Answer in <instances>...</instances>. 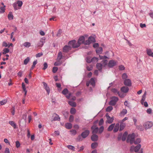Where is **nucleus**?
Returning a JSON list of instances; mask_svg holds the SVG:
<instances>
[{
	"label": "nucleus",
	"instance_id": "obj_32",
	"mask_svg": "<svg viewBox=\"0 0 153 153\" xmlns=\"http://www.w3.org/2000/svg\"><path fill=\"white\" fill-rule=\"evenodd\" d=\"M91 129L92 130V133L93 134H95L98 132L99 130V128L98 127H96V128Z\"/></svg>",
	"mask_w": 153,
	"mask_h": 153
},
{
	"label": "nucleus",
	"instance_id": "obj_6",
	"mask_svg": "<svg viewBox=\"0 0 153 153\" xmlns=\"http://www.w3.org/2000/svg\"><path fill=\"white\" fill-rule=\"evenodd\" d=\"M71 49V46L67 45H65L63 48V51L65 53H68Z\"/></svg>",
	"mask_w": 153,
	"mask_h": 153
},
{
	"label": "nucleus",
	"instance_id": "obj_1",
	"mask_svg": "<svg viewBox=\"0 0 153 153\" xmlns=\"http://www.w3.org/2000/svg\"><path fill=\"white\" fill-rule=\"evenodd\" d=\"M135 138V135L134 133H133L131 134H129L127 138V142L128 143L129 142L130 144H132L134 142Z\"/></svg>",
	"mask_w": 153,
	"mask_h": 153
},
{
	"label": "nucleus",
	"instance_id": "obj_29",
	"mask_svg": "<svg viewBox=\"0 0 153 153\" xmlns=\"http://www.w3.org/2000/svg\"><path fill=\"white\" fill-rule=\"evenodd\" d=\"M62 53L60 51L58 53L57 59L59 61L62 59Z\"/></svg>",
	"mask_w": 153,
	"mask_h": 153
},
{
	"label": "nucleus",
	"instance_id": "obj_43",
	"mask_svg": "<svg viewBox=\"0 0 153 153\" xmlns=\"http://www.w3.org/2000/svg\"><path fill=\"white\" fill-rule=\"evenodd\" d=\"M104 129V127L103 126H101L99 128V133L100 134H101L103 131Z\"/></svg>",
	"mask_w": 153,
	"mask_h": 153
},
{
	"label": "nucleus",
	"instance_id": "obj_56",
	"mask_svg": "<svg viewBox=\"0 0 153 153\" xmlns=\"http://www.w3.org/2000/svg\"><path fill=\"white\" fill-rule=\"evenodd\" d=\"M44 88L48 94L49 95L50 92V89L49 87L47 85V87H46Z\"/></svg>",
	"mask_w": 153,
	"mask_h": 153
},
{
	"label": "nucleus",
	"instance_id": "obj_3",
	"mask_svg": "<svg viewBox=\"0 0 153 153\" xmlns=\"http://www.w3.org/2000/svg\"><path fill=\"white\" fill-rule=\"evenodd\" d=\"M143 126L146 130L151 128L153 126L152 123L151 121H147L145 122Z\"/></svg>",
	"mask_w": 153,
	"mask_h": 153
},
{
	"label": "nucleus",
	"instance_id": "obj_30",
	"mask_svg": "<svg viewBox=\"0 0 153 153\" xmlns=\"http://www.w3.org/2000/svg\"><path fill=\"white\" fill-rule=\"evenodd\" d=\"M6 7L5 5H4L3 6L1 7L0 8V14L3 13L5 12V8Z\"/></svg>",
	"mask_w": 153,
	"mask_h": 153
},
{
	"label": "nucleus",
	"instance_id": "obj_63",
	"mask_svg": "<svg viewBox=\"0 0 153 153\" xmlns=\"http://www.w3.org/2000/svg\"><path fill=\"white\" fill-rule=\"evenodd\" d=\"M107 62H108V60L106 59L103 60L102 61V62L103 63L104 66H105L107 65Z\"/></svg>",
	"mask_w": 153,
	"mask_h": 153
},
{
	"label": "nucleus",
	"instance_id": "obj_34",
	"mask_svg": "<svg viewBox=\"0 0 153 153\" xmlns=\"http://www.w3.org/2000/svg\"><path fill=\"white\" fill-rule=\"evenodd\" d=\"M9 49L7 48H4L3 50V52H2V53L3 54H6L7 53H8L9 52Z\"/></svg>",
	"mask_w": 153,
	"mask_h": 153
},
{
	"label": "nucleus",
	"instance_id": "obj_16",
	"mask_svg": "<svg viewBox=\"0 0 153 153\" xmlns=\"http://www.w3.org/2000/svg\"><path fill=\"white\" fill-rule=\"evenodd\" d=\"M54 115H55L56 116L54 117L53 121H59L60 120V118L59 115L56 113H54L53 117H54Z\"/></svg>",
	"mask_w": 153,
	"mask_h": 153
},
{
	"label": "nucleus",
	"instance_id": "obj_21",
	"mask_svg": "<svg viewBox=\"0 0 153 153\" xmlns=\"http://www.w3.org/2000/svg\"><path fill=\"white\" fill-rule=\"evenodd\" d=\"M7 17L9 20H12L13 19V16L12 12H9L7 16Z\"/></svg>",
	"mask_w": 153,
	"mask_h": 153
},
{
	"label": "nucleus",
	"instance_id": "obj_49",
	"mask_svg": "<svg viewBox=\"0 0 153 153\" xmlns=\"http://www.w3.org/2000/svg\"><path fill=\"white\" fill-rule=\"evenodd\" d=\"M7 102V100H3L0 101V105H2L6 104Z\"/></svg>",
	"mask_w": 153,
	"mask_h": 153
},
{
	"label": "nucleus",
	"instance_id": "obj_61",
	"mask_svg": "<svg viewBox=\"0 0 153 153\" xmlns=\"http://www.w3.org/2000/svg\"><path fill=\"white\" fill-rule=\"evenodd\" d=\"M16 146L17 148H18L20 146V144L19 141H17L16 142Z\"/></svg>",
	"mask_w": 153,
	"mask_h": 153
},
{
	"label": "nucleus",
	"instance_id": "obj_38",
	"mask_svg": "<svg viewBox=\"0 0 153 153\" xmlns=\"http://www.w3.org/2000/svg\"><path fill=\"white\" fill-rule=\"evenodd\" d=\"M113 109V107L112 106H108L106 109V111L107 112H110Z\"/></svg>",
	"mask_w": 153,
	"mask_h": 153
},
{
	"label": "nucleus",
	"instance_id": "obj_37",
	"mask_svg": "<svg viewBox=\"0 0 153 153\" xmlns=\"http://www.w3.org/2000/svg\"><path fill=\"white\" fill-rule=\"evenodd\" d=\"M136 128L139 130L143 131L144 130V128L141 125L136 126Z\"/></svg>",
	"mask_w": 153,
	"mask_h": 153
},
{
	"label": "nucleus",
	"instance_id": "obj_58",
	"mask_svg": "<svg viewBox=\"0 0 153 153\" xmlns=\"http://www.w3.org/2000/svg\"><path fill=\"white\" fill-rule=\"evenodd\" d=\"M74 120V117L72 115L70 116L69 118V121L70 122H72Z\"/></svg>",
	"mask_w": 153,
	"mask_h": 153
},
{
	"label": "nucleus",
	"instance_id": "obj_12",
	"mask_svg": "<svg viewBox=\"0 0 153 153\" xmlns=\"http://www.w3.org/2000/svg\"><path fill=\"white\" fill-rule=\"evenodd\" d=\"M120 90L124 93H126L128 91L129 88L128 87L124 86L121 88Z\"/></svg>",
	"mask_w": 153,
	"mask_h": 153
},
{
	"label": "nucleus",
	"instance_id": "obj_48",
	"mask_svg": "<svg viewBox=\"0 0 153 153\" xmlns=\"http://www.w3.org/2000/svg\"><path fill=\"white\" fill-rule=\"evenodd\" d=\"M70 132H71V134L72 135H74L76 134V131L74 129H72L70 131Z\"/></svg>",
	"mask_w": 153,
	"mask_h": 153
},
{
	"label": "nucleus",
	"instance_id": "obj_15",
	"mask_svg": "<svg viewBox=\"0 0 153 153\" xmlns=\"http://www.w3.org/2000/svg\"><path fill=\"white\" fill-rule=\"evenodd\" d=\"M120 125L119 123L116 124L115 126L114 127V128L113 130V132L114 133L117 132L119 128Z\"/></svg>",
	"mask_w": 153,
	"mask_h": 153
},
{
	"label": "nucleus",
	"instance_id": "obj_59",
	"mask_svg": "<svg viewBox=\"0 0 153 153\" xmlns=\"http://www.w3.org/2000/svg\"><path fill=\"white\" fill-rule=\"evenodd\" d=\"M44 67L42 69L44 70H45L48 67V65L47 62H45L43 64Z\"/></svg>",
	"mask_w": 153,
	"mask_h": 153
},
{
	"label": "nucleus",
	"instance_id": "obj_25",
	"mask_svg": "<svg viewBox=\"0 0 153 153\" xmlns=\"http://www.w3.org/2000/svg\"><path fill=\"white\" fill-rule=\"evenodd\" d=\"M9 123L14 129L16 128V124L13 121H9Z\"/></svg>",
	"mask_w": 153,
	"mask_h": 153
},
{
	"label": "nucleus",
	"instance_id": "obj_14",
	"mask_svg": "<svg viewBox=\"0 0 153 153\" xmlns=\"http://www.w3.org/2000/svg\"><path fill=\"white\" fill-rule=\"evenodd\" d=\"M128 135V133L127 131H125L124 133H123V135H122V140L123 141H125L127 136Z\"/></svg>",
	"mask_w": 153,
	"mask_h": 153
},
{
	"label": "nucleus",
	"instance_id": "obj_28",
	"mask_svg": "<svg viewBox=\"0 0 153 153\" xmlns=\"http://www.w3.org/2000/svg\"><path fill=\"white\" fill-rule=\"evenodd\" d=\"M102 51V47H100L96 50V52L97 54L101 53Z\"/></svg>",
	"mask_w": 153,
	"mask_h": 153
},
{
	"label": "nucleus",
	"instance_id": "obj_4",
	"mask_svg": "<svg viewBox=\"0 0 153 153\" xmlns=\"http://www.w3.org/2000/svg\"><path fill=\"white\" fill-rule=\"evenodd\" d=\"M90 134V131L89 130H85L82 132L81 134V137L83 138H85L87 137Z\"/></svg>",
	"mask_w": 153,
	"mask_h": 153
},
{
	"label": "nucleus",
	"instance_id": "obj_60",
	"mask_svg": "<svg viewBox=\"0 0 153 153\" xmlns=\"http://www.w3.org/2000/svg\"><path fill=\"white\" fill-rule=\"evenodd\" d=\"M146 92H145L144 94H143L142 97V100L143 101H144L145 100L146 97Z\"/></svg>",
	"mask_w": 153,
	"mask_h": 153
},
{
	"label": "nucleus",
	"instance_id": "obj_41",
	"mask_svg": "<svg viewBox=\"0 0 153 153\" xmlns=\"http://www.w3.org/2000/svg\"><path fill=\"white\" fill-rule=\"evenodd\" d=\"M16 3L17 4L18 6L21 7L22 5L23 2L22 1L18 0L17 2Z\"/></svg>",
	"mask_w": 153,
	"mask_h": 153
},
{
	"label": "nucleus",
	"instance_id": "obj_36",
	"mask_svg": "<svg viewBox=\"0 0 153 153\" xmlns=\"http://www.w3.org/2000/svg\"><path fill=\"white\" fill-rule=\"evenodd\" d=\"M30 59L29 57H27L24 61V64L26 65L29 61Z\"/></svg>",
	"mask_w": 153,
	"mask_h": 153
},
{
	"label": "nucleus",
	"instance_id": "obj_9",
	"mask_svg": "<svg viewBox=\"0 0 153 153\" xmlns=\"http://www.w3.org/2000/svg\"><path fill=\"white\" fill-rule=\"evenodd\" d=\"M85 41V38L83 36H80L78 40V43L79 45H80L83 43Z\"/></svg>",
	"mask_w": 153,
	"mask_h": 153
},
{
	"label": "nucleus",
	"instance_id": "obj_50",
	"mask_svg": "<svg viewBox=\"0 0 153 153\" xmlns=\"http://www.w3.org/2000/svg\"><path fill=\"white\" fill-rule=\"evenodd\" d=\"M58 68L56 67H53L52 69V72L53 73H56L58 71Z\"/></svg>",
	"mask_w": 153,
	"mask_h": 153
},
{
	"label": "nucleus",
	"instance_id": "obj_22",
	"mask_svg": "<svg viewBox=\"0 0 153 153\" xmlns=\"http://www.w3.org/2000/svg\"><path fill=\"white\" fill-rule=\"evenodd\" d=\"M68 104L71 106L74 107H75L76 106V104L75 102L72 101H69L68 102Z\"/></svg>",
	"mask_w": 153,
	"mask_h": 153
},
{
	"label": "nucleus",
	"instance_id": "obj_18",
	"mask_svg": "<svg viewBox=\"0 0 153 153\" xmlns=\"http://www.w3.org/2000/svg\"><path fill=\"white\" fill-rule=\"evenodd\" d=\"M65 127L67 129H70L72 128V125L70 123H67L65 124Z\"/></svg>",
	"mask_w": 153,
	"mask_h": 153
},
{
	"label": "nucleus",
	"instance_id": "obj_64",
	"mask_svg": "<svg viewBox=\"0 0 153 153\" xmlns=\"http://www.w3.org/2000/svg\"><path fill=\"white\" fill-rule=\"evenodd\" d=\"M122 133H120L118 135V137H117V139L118 140L120 141L121 140L122 138Z\"/></svg>",
	"mask_w": 153,
	"mask_h": 153
},
{
	"label": "nucleus",
	"instance_id": "obj_57",
	"mask_svg": "<svg viewBox=\"0 0 153 153\" xmlns=\"http://www.w3.org/2000/svg\"><path fill=\"white\" fill-rule=\"evenodd\" d=\"M104 123L103 119L102 118H101L99 122V125L100 126L102 125Z\"/></svg>",
	"mask_w": 153,
	"mask_h": 153
},
{
	"label": "nucleus",
	"instance_id": "obj_55",
	"mask_svg": "<svg viewBox=\"0 0 153 153\" xmlns=\"http://www.w3.org/2000/svg\"><path fill=\"white\" fill-rule=\"evenodd\" d=\"M27 114H23L22 116V119L25 122H26V120L27 119Z\"/></svg>",
	"mask_w": 153,
	"mask_h": 153
},
{
	"label": "nucleus",
	"instance_id": "obj_51",
	"mask_svg": "<svg viewBox=\"0 0 153 153\" xmlns=\"http://www.w3.org/2000/svg\"><path fill=\"white\" fill-rule=\"evenodd\" d=\"M127 110L125 109H123L121 112V113L123 115H125L127 113Z\"/></svg>",
	"mask_w": 153,
	"mask_h": 153
},
{
	"label": "nucleus",
	"instance_id": "obj_13",
	"mask_svg": "<svg viewBox=\"0 0 153 153\" xmlns=\"http://www.w3.org/2000/svg\"><path fill=\"white\" fill-rule=\"evenodd\" d=\"M96 67L97 69L100 71H101L102 69V67L103 66L102 64L100 63H97L96 65Z\"/></svg>",
	"mask_w": 153,
	"mask_h": 153
},
{
	"label": "nucleus",
	"instance_id": "obj_17",
	"mask_svg": "<svg viewBox=\"0 0 153 153\" xmlns=\"http://www.w3.org/2000/svg\"><path fill=\"white\" fill-rule=\"evenodd\" d=\"M146 53L147 55L149 56L153 57V52H152L151 49H146Z\"/></svg>",
	"mask_w": 153,
	"mask_h": 153
},
{
	"label": "nucleus",
	"instance_id": "obj_33",
	"mask_svg": "<svg viewBox=\"0 0 153 153\" xmlns=\"http://www.w3.org/2000/svg\"><path fill=\"white\" fill-rule=\"evenodd\" d=\"M37 62H38L37 60H35L33 62L32 67L30 69V71L32 70L33 69L35 66L37 64Z\"/></svg>",
	"mask_w": 153,
	"mask_h": 153
},
{
	"label": "nucleus",
	"instance_id": "obj_31",
	"mask_svg": "<svg viewBox=\"0 0 153 153\" xmlns=\"http://www.w3.org/2000/svg\"><path fill=\"white\" fill-rule=\"evenodd\" d=\"M141 141V139L140 138H137L135 140H134V143L136 145H138L140 143Z\"/></svg>",
	"mask_w": 153,
	"mask_h": 153
},
{
	"label": "nucleus",
	"instance_id": "obj_19",
	"mask_svg": "<svg viewBox=\"0 0 153 153\" xmlns=\"http://www.w3.org/2000/svg\"><path fill=\"white\" fill-rule=\"evenodd\" d=\"M126 126V124L123 122H121L120 125L119 131H122Z\"/></svg>",
	"mask_w": 153,
	"mask_h": 153
},
{
	"label": "nucleus",
	"instance_id": "obj_2",
	"mask_svg": "<svg viewBox=\"0 0 153 153\" xmlns=\"http://www.w3.org/2000/svg\"><path fill=\"white\" fill-rule=\"evenodd\" d=\"M111 100L109 101V104L111 105L114 106L116 104L118 100V97L113 96L111 98Z\"/></svg>",
	"mask_w": 153,
	"mask_h": 153
},
{
	"label": "nucleus",
	"instance_id": "obj_5",
	"mask_svg": "<svg viewBox=\"0 0 153 153\" xmlns=\"http://www.w3.org/2000/svg\"><path fill=\"white\" fill-rule=\"evenodd\" d=\"M117 62L112 60L109 61L108 64V66L110 68H112L117 65Z\"/></svg>",
	"mask_w": 153,
	"mask_h": 153
},
{
	"label": "nucleus",
	"instance_id": "obj_40",
	"mask_svg": "<svg viewBox=\"0 0 153 153\" xmlns=\"http://www.w3.org/2000/svg\"><path fill=\"white\" fill-rule=\"evenodd\" d=\"M99 57L100 59H103V60H105L106 59L108 58L107 56H102L99 55Z\"/></svg>",
	"mask_w": 153,
	"mask_h": 153
},
{
	"label": "nucleus",
	"instance_id": "obj_47",
	"mask_svg": "<svg viewBox=\"0 0 153 153\" xmlns=\"http://www.w3.org/2000/svg\"><path fill=\"white\" fill-rule=\"evenodd\" d=\"M67 147L68 148L70 149H71L73 151H75V148L73 146L71 145H69L67 146Z\"/></svg>",
	"mask_w": 153,
	"mask_h": 153
},
{
	"label": "nucleus",
	"instance_id": "obj_20",
	"mask_svg": "<svg viewBox=\"0 0 153 153\" xmlns=\"http://www.w3.org/2000/svg\"><path fill=\"white\" fill-rule=\"evenodd\" d=\"M90 84L92 85L93 87H94L95 85V82L94 78H91L90 81H89Z\"/></svg>",
	"mask_w": 153,
	"mask_h": 153
},
{
	"label": "nucleus",
	"instance_id": "obj_44",
	"mask_svg": "<svg viewBox=\"0 0 153 153\" xmlns=\"http://www.w3.org/2000/svg\"><path fill=\"white\" fill-rule=\"evenodd\" d=\"M114 117H111L110 118H109V119H107V122L109 124L111 123L114 120Z\"/></svg>",
	"mask_w": 153,
	"mask_h": 153
},
{
	"label": "nucleus",
	"instance_id": "obj_52",
	"mask_svg": "<svg viewBox=\"0 0 153 153\" xmlns=\"http://www.w3.org/2000/svg\"><path fill=\"white\" fill-rule=\"evenodd\" d=\"M83 44L85 45H89L91 44V42H89L88 39V40H86L85 41H84Z\"/></svg>",
	"mask_w": 153,
	"mask_h": 153
},
{
	"label": "nucleus",
	"instance_id": "obj_24",
	"mask_svg": "<svg viewBox=\"0 0 153 153\" xmlns=\"http://www.w3.org/2000/svg\"><path fill=\"white\" fill-rule=\"evenodd\" d=\"M98 146V144L97 143L94 142L91 144V148H92V149H94L95 148H97Z\"/></svg>",
	"mask_w": 153,
	"mask_h": 153
},
{
	"label": "nucleus",
	"instance_id": "obj_46",
	"mask_svg": "<svg viewBox=\"0 0 153 153\" xmlns=\"http://www.w3.org/2000/svg\"><path fill=\"white\" fill-rule=\"evenodd\" d=\"M23 45L26 47L28 48L30 45V43L28 42H25L24 43Z\"/></svg>",
	"mask_w": 153,
	"mask_h": 153
},
{
	"label": "nucleus",
	"instance_id": "obj_54",
	"mask_svg": "<svg viewBox=\"0 0 153 153\" xmlns=\"http://www.w3.org/2000/svg\"><path fill=\"white\" fill-rule=\"evenodd\" d=\"M127 77L128 76L126 73H124L122 75V78L123 79H126Z\"/></svg>",
	"mask_w": 153,
	"mask_h": 153
},
{
	"label": "nucleus",
	"instance_id": "obj_27",
	"mask_svg": "<svg viewBox=\"0 0 153 153\" xmlns=\"http://www.w3.org/2000/svg\"><path fill=\"white\" fill-rule=\"evenodd\" d=\"M115 126V123H113L111 124L110 126H109L107 129V130L108 131H111Z\"/></svg>",
	"mask_w": 153,
	"mask_h": 153
},
{
	"label": "nucleus",
	"instance_id": "obj_7",
	"mask_svg": "<svg viewBox=\"0 0 153 153\" xmlns=\"http://www.w3.org/2000/svg\"><path fill=\"white\" fill-rule=\"evenodd\" d=\"M123 83L125 85L128 86H130L131 85V81L129 79H125Z\"/></svg>",
	"mask_w": 153,
	"mask_h": 153
},
{
	"label": "nucleus",
	"instance_id": "obj_10",
	"mask_svg": "<svg viewBox=\"0 0 153 153\" xmlns=\"http://www.w3.org/2000/svg\"><path fill=\"white\" fill-rule=\"evenodd\" d=\"M45 39L46 38L45 37H43L40 39V43H39V47H41L44 45L45 42Z\"/></svg>",
	"mask_w": 153,
	"mask_h": 153
},
{
	"label": "nucleus",
	"instance_id": "obj_11",
	"mask_svg": "<svg viewBox=\"0 0 153 153\" xmlns=\"http://www.w3.org/2000/svg\"><path fill=\"white\" fill-rule=\"evenodd\" d=\"M98 136L96 134H93L91 137V140L93 141H97L98 140Z\"/></svg>",
	"mask_w": 153,
	"mask_h": 153
},
{
	"label": "nucleus",
	"instance_id": "obj_53",
	"mask_svg": "<svg viewBox=\"0 0 153 153\" xmlns=\"http://www.w3.org/2000/svg\"><path fill=\"white\" fill-rule=\"evenodd\" d=\"M86 62L88 63H90L91 62H92V59H91V58L87 57L86 58Z\"/></svg>",
	"mask_w": 153,
	"mask_h": 153
},
{
	"label": "nucleus",
	"instance_id": "obj_26",
	"mask_svg": "<svg viewBox=\"0 0 153 153\" xmlns=\"http://www.w3.org/2000/svg\"><path fill=\"white\" fill-rule=\"evenodd\" d=\"M88 39L89 42H91V43H94L96 42L95 39L92 36L89 37Z\"/></svg>",
	"mask_w": 153,
	"mask_h": 153
},
{
	"label": "nucleus",
	"instance_id": "obj_23",
	"mask_svg": "<svg viewBox=\"0 0 153 153\" xmlns=\"http://www.w3.org/2000/svg\"><path fill=\"white\" fill-rule=\"evenodd\" d=\"M141 147V145L140 144L137 145L136 146H134L135 152H137Z\"/></svg>",
	"mask_w": 153,
	"mask_h": 153
},
{
	"label": "nucleus",
	"instance_id": "obj_35",
	"mask_svg": "<svg viewBox=\"0 0 153 153\" xmlns=\"http://www.w3.org/2000/svg\"><path fill=\"white\" fill-rule=\"evenodd\" d=\"M68 92V91L67 88H65L62 91V93L64 95H66Z\"/></svg>",
	"mask_w": 153,
	"mask_h": 153
},
{
	"label": "nucleus",
	"instance_id": "obj_45",
	"mask_svg": "<svg viewBox=\"0 0 153 153\" xmlns=\"http://www.w3.org/2000/svg\"><path fill=\"white\" fill-rule=\"evenodd\" d=\"M17 5V4L16 3H14L13 4V6L14 7V9L15 10H17L18 9H19L20 8H18Z\"/></svg>",
	"mask_w": 153,
	"mask_h": 153
},
{
	"label": "nucleus",
	"instance_id": "obj_39",
	"mask_svg": "<svg viewBox=\"0 0 153 153\" xmlns=\"http://www.w3.org/2000/svg\"><path fill=\"white\" fill-rule=\"evenodd\" d=\"M76 109L74 108H72L70 110V113L71 114H74L76 112Z\"/></svg>",
	"mask_w": 153,
	"mask_h": 153
},
{
	"label": "nucleus",
	"instance_id": "obj_42",
	"mask_svg": "<svg viewBox=\"0 0 153 153\" xmlns=\"http://www.w3.org/2000/svg\"><path fill=\"white\" fill-rule=\"evenodd\" d=\"M62 32V30L60 29H59L57 32L56 36L58 37H60L61 36Z\"/></svg>",
	"mask_w": 153,
	"mask_h": 153
},
{
	"label": "nucleus",
	"instance_id": "obj_8",
	"mask_svg": "<svg viewBox=\"0 0 153 153\" xmlns=\"http://www.w3.org/2000/svg\"><path fill=\"white\" fill-rule=\"evenodd\" d=\"M76 42L75 40H72L69 41L68 42V45L69 46H71L72 47L74 48H78V46H74V44Z\"/></svg>",
	"mask_w": 153,
	"mask_h": 153
},
{
	"label": "nucleus",
	"instance_id": "obj_62",
	"mask_svg": "<svg viewBox=\"0 0 153 153\" xmlns=\"http://www.w3.org/2000/svg\"><path fill=\"white\" fill-rule=\"evenodd\" d=\"M119 68L120 70L123 71L125 70V68L123 65H121L119 66Z\"/></svg>",
	"mask_w": 153,
	"mask_h": 153
}]
</instances>
